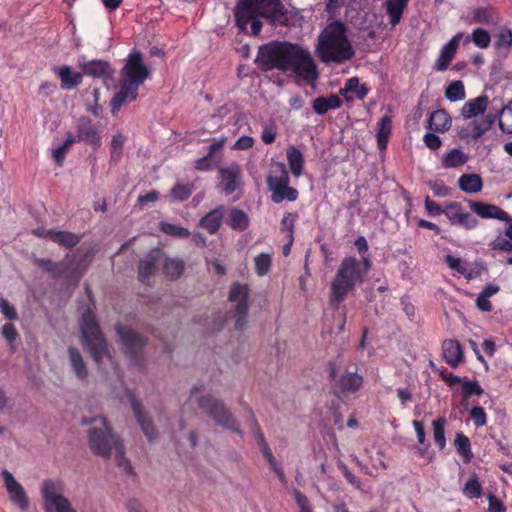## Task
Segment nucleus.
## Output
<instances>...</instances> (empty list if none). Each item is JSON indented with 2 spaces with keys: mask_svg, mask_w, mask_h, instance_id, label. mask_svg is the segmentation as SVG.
Returning <instances> with one entry per match:
<instances>
[{
  "mask_svg": "<svg viewBox=\"0 0 512 512\" xmlns=\"http://www.w3.org/2000/svg\"><path fill=\"white\" fill-rule=\"evenodd\" d=\"M425 209L430 216H438L444 214V207L431 200L429 196L425 198Z\"/></svg>",
  "mask_w": 512,
  "mask_h": 512,
  "instance_id": "62",
  "label": "nucleus"
},
{
  "mask_svg": "<svg viewBox=\"0 0 512 512\" xmlns=\"http://www.w3.org/2000/svg\"><path fill=\"white\" fill-rule=\"evenodd\" d=\"M260 17L282 25L287 21L281 0H238L235 20L240 31L248 32L250 26L251 35L257 36L263 26Z\"/></svg>",
  "mask_w": 512,
  "mask_h": 512,
  "instance_id": "2",
  "label": "nucleus"
},
{
  "mask_svg": "<svg viewBox=\"0 0 512 512\" xmlns=\"http://www.w3.org/2000/svg\"><path fill=\"white\" fill-rule=\"evenodd\" d=\"M408 2L409 0H386L385 9L392 26L400 22Z\"/></svg>",
  "mask_w": 512,
  "mask_h": 512,
  "instance_id": "33",
  "label": "nucleus"
},
{
  "mask_svg": "<svg viewBox=\"0 0 512 512\" xmlns=\"http://www.w3.org/2000/svg\"><path fill=\"white\" fill-rule=\"evenodd\" d=\"M447 424V420L445 417H439L438 419L432 422L433 427V437L436 446L443 450L446 447V438H445V426Z\"/></svg>",
  "mask_w": 512,
  "mask_h": 512,
  "instance_id": "42",
  "label": "nucleus"
},
{
  "mask_svg": "<svg viewBox=\"0 0 512 512\" xmlns=\"http://www.w3.org/2000/svg\"><path fill=\"white\" fill-rule=\"evenodd\" d=\"M491 248L493 250L512 252V243L505 238L498 237L491 243Z\"/></svg>",
  "mask_w": 512,
  "mask_h": 512,
  "instance_id": "64",
  "label": "nucleus"
},
{
  "mask_svg": "<svg viewBox=\"0 0 512 512\" xmlns=\"http://www.w3.org/2000/svg\"><path fill=\"white\" fill-rule=\"evenodd\" d=\"M199 408L209 416L215 424L227 428L233 432L242 434L239 425L226 405L220 399L207 394L197 399Z\"/></svg>",
  "mask_w": 512,
  "mask_h": 512,
  "instance_id": "9",
  "label": "nucleus"
},
{
  "mask_svg": "<svg viewBox=\"0 0 512 512\" xmlns=\"http://www.w3.org/2000/svg\"><path fill=\"white\" fill-rule=\"evenodd\" d=\"M160 264L159 252L149 254L140 261L138 266V279L141 283L149 285L151 277L156 273Z\"/></svg>",
  "mask_w": 512,
  "mask_h": 512,
  "instance_id": "24",
  "label": "nucleus"
},
{
  "mask_svg": "<svg viewBox=\"0 0 512 512\" xmlns=\"http://www.w3.org/2000/svg\"><path fill=\"white\" fill-rule=\"evenodd\" d=\"M194 191V185L190 183H176L170 190V198L173 201L182 202L187 200Z\"/></svg>",
  "mask_w": 512,
  "mask_h": 512,
  "instance_id": "43",
  "label": "nucleus"
},
{
  "mask_svg": "<svg viewBox=\"0 0 512 512\" xmlns=\"http://www.w3.org/2000/svg\"><path fill=\"white\" fill-rule=\"evenodd\" d=\"M1 333L2 336L9 342L11 346L19 336L15 326L11 323L4 324Z\"/></svg>",
  "mask_w": 512,
  "mask_h": 512,
  "instance_id": "61",
  "label": "nucleus"
},
{
  "mask_svg": "<svg viewBox=\"0 0 512 512\" xmlns=\"http://www.w3.org/2000/svg\"><path fill=\"white\" fill-rule=\"evenodd\" d=\"M467 203L470 210L482 219H497L504 222L512 221V217L497 205L472 199L467 200Z\"/></svg>",
  "mask_w": 512,
  "mask_h": 512,
  "instance_id": "16",
  "label": "nucleus"
},
{
  "mask_svg": "<svg viewBox=\"0 0 512 512\" xmlns=\"http://www.w3.org/2000/svg\"><path fill=\"white\" fill-rule=\"evenodd\" d=\"M463 494L469 499H476L482 495V486L475 474L466 481L463 487Z\"/></svg>",
  "mask_w": 512,
  "mask_h": 512,
  "instance_id": "48",
  "label": "nucleus"
},
{
  "mask_svg": "<svg viewBox=\"0 0 512 512\" xmlns=\"http://www.w3.org/2000/svg\"><path fill=\"white\" fill-rule=\"evenodd\" d=\"M458 187L465 193H478L483 188V180L479 174H462L458 179Z\"/></svg>",
  "mask_w": 512,
  "mask_h": 512,
  "instance_id": "31",
  "label": "nucleus"
},
{
  "mask_svg": "<svg viewBox=\"0 0 512 512\" xmlns=\"http://www.w3.org/2000/svg\"><path fill=\"white\" fill-rule=\"evenodd\" d=\"M82 344L90 353L96 363H100L104 357H109L107 343L100 327L91 311L82 315L81 321Z\"/></svg>",
  "mask_w": 512,
  "mask_h": 512,
  "instance_id": "7",
  "label": "nucleus"
},
{
  "mask_svg": "<svg viewBox=\"0 0 512 512\" xmlns=\"http://www.w3.org/2000/svg\"><path fill=\"white\" fill-rule=\"evenodd\" d=\"M277 137V127L274 123L266 124L261 133L263 143L269 145L275 142Z\"/></svg>",
  "mask_w": 512,
  "mask_h": 512,
  "instance_id": "55",
  "label": "nucleus"
},
{
  "mask_svg": "<svg viewBox=\"0 0 512 512\" xmlns=\"http://www.w3.org/2000/svg\"><path fill=\"white\" fill-rule=\"evenodd\" d=\"M454 446L464 463H470L474 455L471 450V442L469 438L463 433H457L454 439Z\"/></svg>",
  "mask_w": 512,
  "mask_h": 512,
  "instance_id": "38",
  "label": "nucleus"
},
{
  "mask_svg": "<svg viewBox=\"0 0 512 512\" xmlns=\"http://www.w3.org/2000/svg\"><path fill=\"white\" fill-rule=\"evenodd\" d=\"M499 127L505 133H512V109L502 110Z\"/></svg>",
  "mask_w": 512,
  "mask_h": 512,
  "instance_id": "57",
  "label": "nucleus"
},
{
  "mask_svg": "<svg viewBox=\"0 0 512 512\" xmlns=\"http://www.w3.org/2000/svg\"><path fill=\"white\" fill-rule=\"evenodd\" d=\"M160 230L164 234L178 238H188L190 236V231L187 228L169 222H160Z\"/></svg>",
  "mask_w": 512,
  "mask_h": 512,
  "instance_id": "52",
  "label": "nucleus"
},
{
  "mask_svg": "<svg viewBox=\"0 0 512 512\" xmlns=\"http://www.w3.org/2000/svg\"><path fill=\"white\" fill-rule=\"evenodd\" d=\"M138 89L139 87L120 80V89L110 102L111 113L116 115L124 104L135 101L138 97Z\"/></svg>",
  "mask_w": 512,
  "mask_h": 512,
  "instance_id": "18",
  "label": "nucleus"
},
{
  "mask_svg": "<svg viewBox=\"0 0 512 512\" xmlns=\"http://www.w3.org/2000/svg\"><path fill=\"white\" fill-rule=\"evenodd\" d=\"M461 38H462V33H458L455 36H453V38L442 47V49L440 51V55H439L438 59L436 60V63L434 66V69L436 71H445L449 67L452 59L454 58V56L456 54V51H457V48H458Z\"/></svg>",
  "mask_w": 512,
  "mask_h": 512,
  "instance_id": "22",
  "label": "nucleus"
},
{
  "mask_svg": "<svg viewBox=\"0 0 512 512\" xmlns=\"http://www.w3.org/2000/svg\"><path fill=\"white\" fill-rule=\"evenodd\" d=\"M267 187L271 192V201L281 203L283 201L294 202L299 197L296 188L289 186L290 177L284 163L277 162L273 166L271 174L267 176Z\"/></svg>",
  "mask_w": 512,
  "mask_h": 512,
  "instance_id": "8",
  "label": "nucleus"
},
{
  "mask_svg": "<svg viewBox=\"0 0 512 512\" xmlns=\"http://www.w3.org/2000/svg\"><path fill=\"white\" fill-rule=\"evenodd\" d=\"M64 485L60 480L46 479L41 484V495L45 512H76L64 496Z\"/></svg>",
  "mask_w": 512,
  "mask_h": 512,
  "instance_id": "10",
  "label": "nucleus"
},
{
  "mask_svg": "<svg viewBox=\"0 0 512 512\" xmlns=\"http://www.w3.org/2000/svg\"><path fill=\"white\" fill-rule=\"evenodd\" d=\"M116 332L124 346L126 354L133 363L138 364L140 362L142 349L147 343L146 338L133 329L121 324L116 326Z\"/></svg>",
  "mask_w": 512,
  "mask_h": 512,
  "instance_id": "13",
  "label": "nucleus"
},
{
  "mask_svg": "<svg viewBox=\"0 0 512 512\" xmlns=\"http://www.w3.org/2000/svg\"><path fill=\"white\" fill-rule=\"evenodd\" d=\"M159 197V192L156 190H152L146 194L139 195L136 201V207H138L139 209H143L147 203L156 202L159 199Z\"/></svg>",
  "mask_w": 512,
  "mask_h": 512,
  "instance_id": "59",
  "label": "nucleus"
},
{
  "mask_svg": "<svg viewBox=\"0 0 512 512\" xmlns=\"http://www.w3.org/2000/svg\"><path fill=\"white\" fill-rule=\"evenodd\" d=\"M2 477L10 500L22 511L27 510L29 507V499L23 486L15 479L13 474L6 469L2 471Z\"/></svg>",
  "mask_w": 512,
  "mask_h": 512,
  "instance_id": "15",
  "label": "nucleus"
},
{
  "mask_svg": "<svg viewBox=\"0 0 512 512\" xmlns=\"http://www.w3.org/2000/svg\"><path fill=\"white\" fill-rule=\"evenodd\" d=\"M51 234V241L65 248H73L81 241V236L69 231H55Z\"/></svg>",
  "mask_w": 512,
  "mask_h": 512,
  "instance_id": "37",
  "label": "nucleus"
},
{
  "mask_svg": "<svg viewBox=\"0 0 512 512\" xmlns=\"http://www.w3.org/2000/svg\"><path fill=\"white\" fill-rule=\"evenodd\" d=\"M99 422L101 427H93L89 430L88 440L91 451L103 458H109L112 450L115 451V458L118 466L123 467L127 474H133V467L129 460L125 458L124 445L112 428L108 425L104 417L94 418L91 421L83 420L84 424Z\"/></svg>",
  "mask_w": 512,
  "mask_h": 512,
  "instance_id": "3",
  "label": "nucleus"
},
{
  "mask_svg": "<svg viewBox=\"0 0 512 512\" xmlns=\"http://www.w3.org/2000/svg\"><path fill=\"white\" fill-rule=\"evenodd\" d=\"M255 63L262 72L277 69L291 72L296 77L310 83L319 77L317 65L308 49L289 41H272L262 45Z\"/></svg>",
  "mask_w": 512,
  "mask_h": 512,
  "instance_id": "1",
  "label": "nucleus"
},
{
  "mask_svg": "<svg viewBox=\"0 0 512 512\" xmlns=\"http://www.w3.org/2000/svg\"><path fill=\"white\" fill-rule=\"evenodd\" d=\"M183 271L184 262L182 260L167 258L163 263V272L171 279L180 277Z\"/></svg>",
  "mask_w": 512,
  "mask_h": 512,
  "instance_id": "46",
  "label": "nucleus"
},
{
  "mask_svg": "<svg viewBox=\"0 0 512 512\" xmlns=\"http://www.w3.org/2000/svg\"><path fill=\"white\" fill-rule=\"evenodd\" d=\"M445 96L450 101H460L466 96L465 88L462 81L457 80L452 82L445 91Z\"/></svg>",
  "mask_w": 512,
  "mask_h": 512,
  "instance_id": "50",
  "label": "nucleus"
},
{
  "mask_svg": "<svg viewBox=\"0 0 512 512\" xmlns=\"http://www.w3.org/2000/svg\"><path fill=\"white\" fill-rule=\"evenodd\" d=\"M294 499L296 501L297 506L299 507V512H313L309 500L307 496L299 490H295Z\"/></svg>",
  "mask_w": 512,
  "mask_h": 512,
  "instance_id": "58",
  "label": "nucleus"
},
{
  "mask_svg": "<svg viewBox=\"0 0 512 512\" xmlns=\"http://www.w3.org/2000/svg\"><path fill=\"white\" fill-rule=\"evenodd\" d=\"M150 74V69L144 64L142 53L134 51L128 55L121 70V80L140 87L150 77Z\"/></svg>",
  "mask_w": 512,
  "mask_h": 512,
  "instance_id": "12",
  "label": "nucleus"
},
{
  "mask_svg": "<svg viewBox=\"0 0 512 512\" xmlns=\"http://www.w3.org/2000/svg\"><path fill=\"white\" fill-rule=\"evenodd\" d=\"M78 141L88 142L96 147L101 145V136L97 127L88 117H81L77 122Z\"/></svg>",
  "mask_w": 512,
  "mask_h": 512,
  "instance_id": "20",
  "label": "nucleus"
},
{
  "mask_svg": "<svg viewBox=\"0 0 512 512\" xmlns=\"http://www.w3.org/2000/svg\"><path fill=\"white\" fill-rule=\"evenodd\" d=\"M512 47V30L503 27L495 36L494 48L495 50L503 55L507 56Z\"/></svg>",
  "mask_w": 512,
  "mask_h": 512,
  "instance_id": "36",
  "label": "nucleus"
},
{
  "mask_svg": "<svg viewBox=\"0 0 512 512\" xmlns=\"http://www.w3.org/2000/svg\"><path fill=\"white\" fill-rule=\"evenodd\" d=\"M225 213L226 208L223 205H219L200 219L199 226L205 229L210 235H214L219 231Z\"/></svg>",
  "mask_w": 512,
  "mask_h": 512,
  "instance_id": "23",
  "label": "nucleus"
},
{
  "mask_svg": "<svg viewBox=\"0 0 512 512\" xmlns=\"http://www.w3.org/2000/svg\"><path fill=\"white\" fill-rule=\"evenodd\" d=\"M360 271V261L355 257H345L330 285L329 305L338 310L347 295L364 281Z\"/></svg>",
  "mask_w": 512,
  "mask_h": 512,
  "instance_id": "5",
  "label": "nucleus"
},
{
  "mask_svg": "<svg viewBox=\"0 0 512 512\" xmlns=\"http://www.w3.org/2000/svg\"><path fill=\"white\" fill-rule=\"evenodd\" d=\"M444 215L453 226H459L465 230H473L479 225V221L470 212L464 210L462 204L451 201L444 206Z\"/></svg>",
  "mask_w": 512,
  "mask_h": 512,
  "instance_id": "14",
  "label": "nucleus"
},
{
  "mask_svg": "<svg viewBox=\"0 0 512 512\" xmlns=\"http://www.w3.org/2000/svg\"><path fill=\"white\" fill-rule=\"evenodd\" d=\"M228 225L231 229L242 232L249 226V217L243 210L232 208L229 214Z\"/></svg>",
  "mask_w": 512,
  "mask_h": 512,
  "instance_id": "39",
  "label": "nucleus"
},
{
  "mask_svg": "<svg viewBox=\"0 0 512 512\" xmlns=\"http://www.w3.org/2000/svg\"><path fill=\"white\" fill-rule=\"evenodd\" d=\"M391 133L392 118L389 115H384L378 122V129L376 134L377 147L380 151L386 150Z\"/></svg>",
  "mask_w": 512,
  "mask_h": 512,
  "instance_id": "30",
  "label": "nucleus"
},
{
  "mask_svg": "<svg viewBox=\"0 0 512 512\" xmlns=\"http://www.w3.org/2000/svg\"><path fill=\"white\" fill-rule=\"evenodd\" d=\"M468 161V155L460 149L454 148L444 155L442 166L445 168H456L464 165Z\"/></svg>",
  "mask_w": 512,
  "mask_h": 512,
  "instance_id": "40",
  "label": "nucleus"
},
{
  "mask_svg": "<svg viewBox=\"0 0 512 512\" xmlns=\"http://www.w3.org/2000/svg\"><path fill=\"white\" fill-rule=\"evenodd\" d=\"M83 75L99 78L109 79L114 74V69L111 64L105 60H90L79 63Z\"/></svg>",
  "mask_w": 512,
  "mask_h": 512,
  "instance_id": "19",
  "label": "nucleus"
},
{
  "mask_svg": "<svg viewBox=\"0 0 512 512\" xmlns=\"http://www.w3.org/2000/svg\"><path fill=\"white\" fill-rule=\"evenodd\" d=\"M339 92L347 102H351L353 97L349 93H354L358 99L363 100L367 96L369 89L366 85L360 84L357 77H352L346 81L345 86Z\"/></svg>",
  "mask_w": 512,
  "mask_h": 512,
  "instance_id": "28",
  "label": "nucleus"
},
{
  "mask_svg": "<svg viewBox=\"0 0 512 512\" xmlns=\"http://www.w3.org/2000/svg\"><path fill=\"white\" fill-rule=\"evenodd\" d=\"M255 271L258 276L268 274L272 264V257L270 254L261 253L254 258Z\"/></svg>",
  "mask_w": 512,
  "mask_h": 512,
  "instance_id": "51",
  "label": "nucleus"
},
{
  "mask_svg": "<svg viewBox=\"0 0 512 512\" xmlns=\"http://www.w3.org/2000/svg\"><path fill=\"white\" fill-rule=\"evenodd\" d=\"M326 372L332 393L340 400L350 398L363 387L364 378L357 372V368L354 365L347 366L339 374L336 362L329 361L326 365Z\"/></svg>",
  "mask_w": 512,
  "mask_h": 512,
  "instance_id": "6",
  "label": "nucleus"
},
{
  "mask_svg": "<svg viewBox=\"0 0 512 512\" xmlns=\"http://www.w3.org/2000/svg\"><path fill=\"white\" fill-rule=\"evenodd\" d=\"M68 352L70 363L76 377L80 380H85L88 377V370L80 351L75 347H69Z\"/></svg>",
  "mask_w": 512,
  "mask_h": 512,
  "instance_id": "35",
  "label": "nucleus"
},
{
  "mask_svg": "<svg viewBox=\"0 0 512 512\" xmlns=\"http://www.w3.org/2000/svg\"><path fill=\"white\" fill-rule=\"evenodd\" d=\"M462 396L464 399H469L472 396H482L484 394L483 388L480 386L477 380H470L467 377L463 378L462 384Z\"/></svg>",
  "mask_w": 512,
  "mask_h": 512,
  "instance_id": "45",
  "label": "nucleus"
},
{
  "mask_svg": "<svg viewBox=\"0 0 512 512\" xmlns=\"http://www.w3.org/2000/svg\"><path fill=\"white\" fill-rule=\"evenodd\" d=\"M474 19L478 23L493 25L498 21V16L493 8H478L474 11Z\"/></svg>",
  "mask_w": 512,
  "mask_h": 512,
  "instance_id": "47",
  "label": "nucleus"
},
{
  "mask_svg": "<svg viewBox=\"0 0 512 512\" xmlns=\"http://www.w3.org/2000/svg\"><path fill=\"white\" fill-rule=\"evenodd\" d=\"M342 99L337 94H330L327 97H316L312 101V108L318 115H324L329 110H335L342 106Z\"/></svg>",
  "mask_w": 512,
  "mask_h": 512,
  "instance_id": "26",
  "label": "nucleus"
},
{
  "mask_svg": "<svg viewBox=\"0 0 512 512\" xmlns=\"http://www.w3.org/2000/svg\"><path fill=\"white\" fill-rule=\"evenodd\" d=\"M240 175V168L236 165L220 170V185L226 194H232L238 188Z\"/></svg>",
  "mask_w": 512,
  "mask_h": 512,
  "instance_id": "25",
  "label": "nucleus"
},
{
  "mask_svg": "<svg viewBox=\"0 0 512 512\" xmlns=\"http://www.w3.org/2000/svg\"><path fill=\"white\" fill-rule=\"evenodd\" d=\"M250 289L247 284L234 282L229 290L228 300L236 306L231 317L235 319V330L243 331L247 325Z\"/></svg>",
  "mask_w": 512,
  "mask_h": 512,
  "instance_id": "11",
  "label": "nucleus"
},
{
  "mask_svg": "<svg viewBox=\"0 0 512 512\" xmlns=\"http://www.w3.org/2000/svg\"><path fill=\"white\" fill-rule=\"evenodd\" d=\"M470 416L476 427H482L487 423V415L481 406H474L470 411Z\"/></svg>",
  "mask_w": 512,
  "mask_h": 512,
  "instance_id": "54",
  "label": "nucleus"
},
{
  "mask_svg": "<svg viewBox=\"0 0 512 512\" xmlns=\"http://www.w3.org/2000/svg\"><path fill=\"white\" fill-rule=\"evenodd\" d=\"M488 105L487 96H479L474 100L466 102L461 110V114L464 118H472L479 114L484 113Z\"/></svg>",
  "mask_w": 512,
  "mask_h": 512,
  "instance_id": "34",
  "label": "nucleus"
},
{
  "mask_svg": "<svg viewBox=\"0 0 512 512\" xmlns=\"http://www.w3.org/2000/svg\"><path fill=\"white\" fill-rule=\"evenodd\" d=\"M471 37L473 43L481 49H485L490 45L491 36L489 32L483 28H475L472 31Z\"/></svg>",
  "mask_w": 512,
  "mask_h": 512,
  "instance_id": "53",
  "label": "nucleus"
},
{
  "mask_svg": "<svg viewBox=\"0 0 512 512\" xmlns=\"http://www.w3.org/2000/svg\"><path fill=\"white\" fill-rule=\"evenodd\" d=\"M34 264L54 278L59 277L65 271L64 262H54L50 259L36 258Z\"/></svg>",
  "mask_w": 512,
  "mask_h": 512,
  "instance_id": "41",
  "label": "nucleus"
},
{
  "mask_svg": "<svg viewBox=\"0 0 512 512\" xmlns=\"http://www.w3.org/2000/svg\"><path fill=\"white\" fill-rule=\"evenodd\" d=\"M437 373L439 377L449 386L453 387L457 384H462L463 378L459 376H455L449 372H447L445 369H437Z\"/></svg>",
  "mask_w": 512,
  "mask_h": 512,
  "instance_id": "60",
  "label": "nucleus"
},
{
  "mask_svg": "<svg viewBox=\"0 0 512 512\" xmlns=\"http://www.w3.org/2000/svg\"><path fill=\"white\" fill-rule=\"evenodd\" d=\"M442 352L445 362L451 368H457L464 360V351L459 341L454 339L444 340L442 343Z\"/></svg>",
  "mask_w": 512,
  "mask_h": 512,
  "instance_id": "21",
  "label": "nucleus"
},
{
  "mask_svg": "<svg viewBox=\"0 0 512 512\" xmlns=\"http://www.w3.org/2000/svg\"><path fill=\"white\" fill-rule=\"evenodd\" d=\"M451 124L452 120L444 109L432 112L428 119V128L440 133L448 131Z\"/></svg>",
  "mask_w": 512,
  "mask_h": 512,
  "instance_id": "29",
  "label": "nucleus"
},
{
  "mask_svg": "<svg viewBox=\"0 0 512 512\" xmlns=\"http://www.w3.org/2000/svg\"><path fill=\"white\" fill-rule=\"evenodd\" d=\"M286 157L293 176L300 177L304 167V156L302 152L298 148L290 146L286 150Z\"/></svg>",
  "mask_w": 512,
  "mask_h": 512,
  "instance_id": "32",
  "label": "nucleus"
},
{
  "mask_svg": "<svg viewBox=\"0 0 512 512\" xmlns=\"http://www.w3.org/2000/svg\"><path fill=\"white\" fill-rule=\"evenodd\" d=\"M488 512H506V506L495 495H489Z\"/></svg>",
  "mask_w": 512,
  "mask_h": 512,
  "instance_id": "63",
  "label": "nucleus"
},
{
  "mask_svg": "<svg viewBox=\"0 0 512 512\" xmlns=\"http://www.w3.org/2000/svg\"><path fill=\"white\" fill-rule=\"evenodd\" d=\"M0 311L7 320L15 321L18 319L15 307L4 298H0Z\"/></svg>",
  "mask_w": 512,
  "mask_h": 512,
  "instance_id": "56",
  "label": "nucleus"
},
{
  "mask_svg": "<svg viewBox=\"0 0 512 512\" xmlns=\"http://www.w3.org/2000/svg\"><path fill=\"white\" fill-rule=\"evenodd\" d=\"M299 215L297 212H286L280 223V230L286 234V238L294 241L295 223Z\"/></svg>",
  "mask_w": 512,
  "mask_h": 512,
  "instance_id": "44",
  "label": "nucleus"
},
{
  "mask_svg": "<svg viewBox=\"0 0 512 512\" xmlns=\"http://www.w3.org/2000/svg\"><path fill=\"white\" fill-rule=\"evenodd\" d=\"M318 41L317 52L324 63H343L355 54L346 35V27L340 21L328 24Z\"/></svg>",
  "mask_w": 512,
  "mask_h": 512,
  "instance_id": "4",
  "label": "nucleus"
},
{
  "mask_svg": "<svg viewBox=\"0 0 512 512\" xmlns=\"http://www.w3.org/2000/svg\"><path fill=\"white\" fill-rule=\"evenodd\" d=\"M125 137L122 134L113 135L110 144V159L117 164L122 158Z\"/></svg>",
  "mask_w": 512,
  "mask_h": 512,
  "instance_id": "49",
  "label": "nucleus"
},
{
  "mask_svg": "<svg viewBox=\"0 0 512 512\" xmlns=\"http://www.w3.org/2000/svg\"><path fill=\"white\" fill-rule=\"evenodd\" d=\"M61 80L62 89H72L80 85L83 81L82 72H74L70 66L63 65L56 70Z\"/></svg>",
  "mask_w": 512,
  "mask_h": 512,
  "instance_id": "27",
  "label": "nucleus"
},
{
  "mask_svg": "<svg viewBox=\"0 0 512 512\" xmlns=\"http://www.w3.org/2000/svg\"><path fill=\"white\" fill-rule=\"evenodd\" d=\"M129 401L131 403V407L134 413V416L139 423L144 435L148 439L149 442L153 441L158 436V432L153 425L152 421L146 416L143 412L141 403L137 400L133 393L128 394Z\"/></svg>",
  "mask_w": 512,
  "mask_h": 512,
  "instance_id": "17",
  "label": "nucleus"
}]
</instances>
